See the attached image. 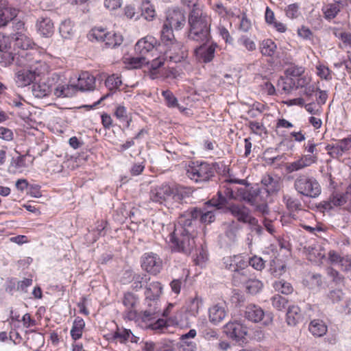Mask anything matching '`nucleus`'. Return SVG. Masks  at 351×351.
Instances as JSON below:
<instances>
[{"label":"nucleus","mask_w":351,"mask_h":351,"mask_svg":"<svg viewBox=\"0 0 351 351\" xmlns=\"http://www.w3.org/2000/svg\"><path fill=\"white\" fill-rule=\"evenodd\" d=\"M193 215L182 214L178 223L174 226L173 231L169 234L168 243L173 251L189 255L195 248L194 228L191 226Z\"/></svg>","instance_id":"obj_1"},{"label":"nucleus","mask_w":351,"mask_h":351,"mask_svg":"<svg viewBox=\"0 0 351 351\" xmlns=\"http://www.w3.org/2000/svg\"><path fill=\"white\" fill-rule=\"evenodd\" d=\"M211 18L199 7H194L189 15L188 38L200 43H208L210 36Z\"/></svg>","instance_id":"obj_2"},{"label":"nucleus","mask_w":351,"mask_h":351,"mask_svg":"<svg viewBox=\"0 0 351 351\" xmlns=\"http://www.w3.org/2000/svg\"><path fill=\"white\" fill-rule=\"evenodd\" d=\"M147 304V308L140 313L139 323L143 328L163 332L169 324L167 320L158 318L160 315V305L156 303Z\"/></svg>","instance_id":"obj_3"},{"label":"nucleus","mask_w":351,"mask_h":351,"mask_svg":"<svg viewBox=\"0 0 351 351\" xmlns=\"http://www.w3.org/2000/svg\"><path fill=\"white\" fill-rule=\"evenodd\" d=\"M46 67L45 62H39L37 66L23 67L15 70L14 82L18 88H25L32 84L44 71Z\"/></svg>","instance_id":"obj_4"},{"label":"nucleus","mask_w":351,"mask_h":351,"mask_svg":"<svg viewBox=\"0 0 351 351\" xmlns=\"http://www.w3.org/2000/svg\"><path fill=\"white\" fill-rule=\"evenodd\" d=\"M215 174L213 165L206 162H191L186 169V176L197 183L210 181Z\"/></svg>","instance_id":"obj_5"},{"label":"nucleus","mask_w":351,"mask_h":351,"mask_svg":"<svg viewBox=\"0 0 351 351\" xmlns=\"http://www.w3.org/2000/svg\"><path fill=\"white\" fill-rule=\"evenodd\" d=\"M293 186L299 194L311 198L317 197L322 191L317 180L306 174H299L294 181Z\"/></svg>","instance_id":"obj_6"},{"label":"nucleus","mask_w":351,"mask_h":351,"mask_svg":"<svg viewBox=\"0 0 351 351\" xmlns=\"http://www.w3.org/2000/svg\"><path fill=\"white\" fill-rule=\"evenodd\" d=\"M244 316L252 322H261L264 326H269L273 322L271 313L265 312L261 306L254 304H250L245 307Z\"/></svg>","instance_id":"obj_7"},{"label":"nucleus","mask_w":351,"mask_h":351,"mask_svg":"<svg viewBox=\"0 0 351 351\" xmlns=\"http://www.w3.org/2000/svg\"><path fill=\"white\" fill-rule=\"evenodd\" d=\"M239 197L252 206L267 202L269 195L260 188L247 187L237 189Z\"/></svg>","instance_id":"obj_8"},{"label":"nucleus","mask_w":351,"mask_h":351,"mask_svg":"<svg viewBox=\"0 0 351 351\" xmlns=\"http://www.w3.org/2000/svg\"><path fill=\"white\" fill-rule=\"evenodd\" d=\"M141 267L152 275H157L162 268V261L160 256L153 252L145 253L141 258Z\"/></svg>","instance_id":"obj_9"},{"label":"nucleus","mask_w":351,"mask_h":351,"mask_svg":"<svg viewBox=\"0 0 351 351\" xmlns=\"http://www.w3.org/2000/svg\"><path fill=\"white\" fill-rule=\"evenodd\" d=\"M172 195V187L168 184L163 183L161 185L153 187L149 192V199L155 203L167 205L169 199Z\"/></svg>","instance_id":"obj_10"},{"label":"nucleus","mask_w":351,"mask_h":351,"mask_svg":"<svg viewBox=\"0 0 351 351\" xmlns=\"http://www.w3.org/2000/svg\"><path fill=\"white\" fill-rule=\"evenodd\" d=\"M157 44L158 41L154 37L147 36L136 43L134 50L136 53L140 56L147 57V56L151 55L152 57L154 53L157 51Z\"/></svg>","instance_id":"obj_11"},{"label":"nucleus","mask_w":351,"mask_h":351,"mask_svg":"<svg viewBox=\"0 0 351 351\" xmlns=\"http://www.w3.org/2000/svg\"><path fill=\"white\" fill-rule=\"evenodd\" d=\"M229 210L239 221L248 223L250 226L257 225L258 219L251 215L250 210L247 207L233 204L230 206Z\"/></svg>","instance_id":"obj_12"},{"label":"nucleus","mask_w":351,"mask_h":351,"mask_svg":"<svg viewBox=\"0 0 351 351\" xmlns=\"http://www.w3.org/2000/svg\"><path fill=\"white\" fill-rule=\"evenodd\" d=\"M224 333L230 339L239 342L247 335L246 328L237 321L229 322L223 326Z\"/></svg>","instance_id":"obj_13"},{"label":"nucleus","mask_w":351,"mask_h":351,"mask_svg":"<svg viewBox=\"0 0 351 351\" xmlns=\"http://www.w3.org/2000/svg\"><path fill=\"white\" fill-rule=\"evenodd\" d=\"M164 24L176 30L182 29L186 24L184 12L180 9L169 10Z\"/></svg>","instance_id":"obj_14"},{"label":"nucleus","mask_w":351,"mask_h":351,"mask_svg":"<svg viewBox=\"0 0 351 351\" xmlns=\"http://www.w3.org/2000/svg\"><path fill=\"white\" fill-rule=\"evenodd\" d=\"M59 77V74L53 73L51 78L47 80V82H39L38 83L34 84L32 86V94L34 97L39 99L49 96L53 90L52 85L50 84V82L58 80Z\"/></svg>","instance_id":"obj_15"},{"label":"nucleus","mask_w":351,"mask_h":351,"mask_svg":"<svg viewBox=\"0 0 351 351\" xmlns=\"http://www.w3.org/2000/svg\"><path fill=\"white\" fill-rule=\"evenodd\" d=\"M204 44L202 43L201 46L196 47L194 50V54L197 61L208 63L213 60L217 45L216 43H212L209 46H206Z\"/></svg>","instance_id":"obj_16"},{"label":"nucleus","mask_w":351,"mask_h":351,"mask_svg":"<svg viewBox=\"0 0 351 351\" xmlns=\"http://www.w3.org/2000/svg\"><path fill=\"white\" fill-rule=\"evenodd\" d=\"M223 263L226 269L234 271L237 274L244 275L243 269L246 265V263L243 261L241 255H234L226 256L223 258Z\"/></svg>","instance_id":"obj_17"},{"label":"nucleus","mask_w":351,"mask_h":351,"mask_svg":"<svg viewBox=\"0 0 351 351\" xmlns=\"http://www.w3.org/2000/svg\"><path fill=\"white\" fill-rule=\"evenodd\" d=\"M224 304H215L208 308V319L210 323L217 325L221 322L227 315Z\"/></svg>","instance_id":"obj_18"},{"label":"nucleus","mask_w":351,"mask_h":351,"mask_svg":"<svg viewBox=\"0 0 351 351\" xmlns=\"http://www.w3.org/2000/svg\"><path fill=\"white\" fill-rule=\"evenodd\" d=\"M75 86V92L93 90L95 86V78L90 73L85 71L80 74Z\"/></svg>","instance_id":"obj_19"},{"label":"nucleus","mask_w":351,"mask_h":351,"mask_svg":"<svg viewBox=\"0 0 351 351\" xmlns=\"http://www.w3.org/2000/svg\"><path fill=\"white\" fill-rule=\"evenodd\" d=\"M162 287L159 282H152L145 287V295L147 304H159V298L162 293Z\"/></svg>","instance_id":"obj_20"},{"label":"nucleus","mask_w":351,"mask_h":351,"mask_svg":"<svg viewBox=\"0 0 351 351\" xmlns=\"http://www.w3.org/2000/svg\"><path fill=\"white\" fill-rule=\"evenodd\" d=\"M184 213L193 214V219H191V226L194 228L197 223V219L199 218V221L202 223H210L215 221V216L213 210H208L203 212L201 209L197 208H193L190 210H186Z\"/></svg>","instance_id":"obj_21"},{"label":"nucleus","mask_w":351,"mask_h":351,"mask_svg":"<svg viewBox=\"0 0 351 351\" xmlns=\"http://www.w3.org/2000/svg\"><path fill=\"white\" fill-rule=\"evenodd\" d=\"M261 184L263 186L262 189L266 191L269 195L278 193L281 189L280 178L277 176L273 177L269 174L263 176Z\"/></svg>","instance_id":"obj_22"},{"label":"nucleus","mask_w":351,"mask_h":351,"mask_svg":"<svg viewBox=\"0 0 351 351\" xmlns=\"http://www.w3.org/2000/svg\"><path fill=\"white\" fill-rule=\"evenodd\" d=\"M60 78V77H59ZM58 80H55L58 84L52 87V91L57 97H72L75 94V86L72 84H64L62 82L58 83Z\"/></svg>","instance_id":"obj_23"},{"label":"nucleus","mask_w":351,"mask_h":351,"mask_svg":"<svg viewBox=\"0 0 351 351\" xmlns=\"http://www.w3.org/2000/svg\"><path fill=\"white\" fill-rule=\"evenodd\" d=\"M12 38L14 40V46L23 50L32 49L34 45L27 32L25 33H14Z\"/></svg>","instance_id":"obj_24"},{"label":"nucleus","mask_w":351,"mask_h":351,"mask_svg":"<svg viewBox=\"0 0 351 351\" xmlns=\"http://www.w3.org/2000/svg\"><path fill=\"white\" fill-rule=\"evenodd\" d=\"M167 53H170L169 58L175 62L181 61L186 56V52L183 49V45L176 40L170 44Z\"/></svg>","instance_id":"obj_25"},{"label":"nucleus","mask_w":351,"mask_h":351,"mask_svg":"<svg viewBox=\"0 0 351 351\" xmlns=\"http://www.w3.org/2000/svg\"><path fill=\"white\" fill-rule=\"evenodd\" d=\"M36 27L38 32L44 36H51L53 33V23L50 18H39L37 21Z\"/></svg>","instance_id":"obj_26"},{"label":"nucleus","mask_w":351,"mask_h":351,"mask_svg":"<svg viewBox=\"0 0 351 351\" xmlns=\"http://www.w3.org/2000/svg\"><path fill=\"white\" fill-rule=\"evenodd\" d=\"M302 319L300 308L297 305L289 306L286 314V322L289 326H295Z\"/></svg>","instance_id":"obj_27"},{"label":"nucleus","mask_w":351,"mask_h":351,"mask_svg":"<svg viewBox=\"0 0 351 351\" xmlns=\"http://www.w3.org/2000/svg\"><path fill=\"white\" fill-rule=\"evenodd\" d=\"M202 306L203 300L197 293L194 296L190 297L186 302V311L193 316H196L199 313Z\"/></svg>","instance_id":"obj_28"},{"label":"nucleus","mask_w":351,"mask_h":351,"mask_svg":"<svg viewBox=\"0 0 351 351\" xmlns=\"http://www.w3.org/2000/svg\"><path fill=\"white\" fill-rule=\"evenodd\" d=\"M310 332L315 337H322L327 332L328 327L321 319L312 320L308 326Z\"/></svg>","instance_id":"obj_29"},{"label":"nucleus","mask_w":351,"mask_h":351,"mask_svg":"<svg viewBox=\"0 0 351 351\" xmlns=\"http://www.w3.org/2000/svg\"><path fill=\"white\" fill-rule=\"evenodd\" d=\"M334 3H329L324 9V17L330 20L336 17L343 7L342 0H334Z\"/></svg>","instance_id":"obj_30"},{"label":"nucleus","mask_w":351,"mask_h":351,"mask_svg":"<svg viewBox=\"0 0 351 351\" xmlns=\"http://www.w3.org/2000/svg\"><path fill=\"white\" fill-rule=\"evenodd\" d=\"M306 285L311 290H320L324 285V279L319 274H312L305 280Z\"/></svg>","instance_id":"obj_31"},{"label":"nucleus","mask_w":351,"mask_h":351,"mask_svg":"<svg viewBox=\"0 0 351 351\" xmlns=\"http://www.w3.org/2000/svg\"><path fill=\"white\" fill-rule=\"evenodd\" d=\"M85 322L84 319L80 317H77L74 319L70 331L71 337L74 341H77L82 337Z\"/></svg>","instance_id":"obj_32"},{"label":"nucleus","mask_w":351,"mask_h":351,"mask_svg":"<svg viewBox=\"0 0 351 351\" xmlns=\"http://www.w3.org/2000/svg\"><path fill=\"white\" fill-rule=\"evenodd\" d=\"M259 49L263 56L272 57L276 51L277 45L271 39L267 38L260 43Z\"/></svg>","instance_id":"obj_33"},{"label":"nucleus","mask_w":351,"mask_h":351,"mask_svg":"<svg viewBox=\"0 0 351 351\" xmlns=\"http://www.w3.org/2000/svg\"><path fill=\"white\" fill-rule=\"evenodd\" d=\"M75 32L74 24L70 19H65L60 24L59 32L63 38H71L74 35Z\"/></svg>","instance_id":"obj_34"},{"label":"nucleus","mask_w":351,"mask_h":351,"mask_svg":"<svg viewBox=\"0 0 351 351\" xmlns=\"http://www.w3.org/2000/svg\"><path fill=\"white\" fill-rule=\"evenodd\" d=\"M131 335V330L128 329L117 328L116 331L108 335V339L110 341L125 343L129 340Z\"/></svg>","instance_id":"obj_35"},{"label":"nucleus","mask_w":351,"mask_h":351,"mask_svg":"<svg viewBox=\"0 0 351 351\" xmlns=\"http://www.w3.org/2000/svg\"><path fill=\"white\" fill-rule=\"evenodd\" d=\"M25 103H27L25 99L20 95H17L16 97L11 98L10 101H8V104L10 106L17 108L21 110L20 116L23 119L28 118L29 115V112L25 110L24 107Z\"/></svg>","instance_id":"obj_36"},{"label":"nucleus","mask_w":351,"mask_h":351,"mask_svg":"<svg viewBox=\"0 0 351 351\" xmlns=\"http://www.w3.org/2000/svg\"><path fill=\"white\" fill-rule=\"evenodd\" d=\"M160 40L165 46H169L170 44L173 43V42L176 40L173 28L167 25L163 24L160 31Z\"/></svg>","instance_id":"obj_37"},{"label":"nucleus","mask_w":351,"mask_h":351,"mask_svg":"<svg viewBox=\"0 0 351 351\" xmlns=\"http://www.w3.org/2000/svg\"><path fill=\"white\" fill-rule=\"evenodd\" d=\"M189 195L190 191L186 187L182 186H178L174 188L172 187V195L171 197L179 204L181 203L184 199L189 197Z\"/></svg>","instance_id":"obj_38"},{"label":"nucleus","mask_w":351,"mask_h":351,"mask_svg":"<svg viewBox=\"0 0 351 351\" xmlns=\"http://www.w3.org/2000/svg\"><path fill=\"white\" fill-rule=\"evenodd\" d=\"M273 287L276 291L285 295L291 294L293 291V287L291 284L285 280L275 281L273 283Z\"/></svg>","instance_id":"obj_39"},{"label":"nucleus","mask_w":351,"mask_h":351,"mask_svg":"<svg viewBox=\"0 0 351 351\" xmlns=\"http://www.w3.org/2000/svg\"><path fill=\"white\" fill-rule=\"evenodd\" d=\"M105 85L110 92H112L121 89L122 81L119 76L112 74L106 78L105 80Z\"/></svg>","instance_id":"obj_40"},{"label":"nucleus","mask_w":351,"mask_h":351,"mask_svg":"<svg viewBox=\"0 0 351 351\" xmlns=\"http://www.w3.org/2000/svg\"><path fill=\"white\" fill-rule=\"evenodd\" d=\"M123 38L119 34L115 33L108 32L104 41L105 45L109 48H113L120 45L122 43Z\"/></svg>","instance_id":"obj_41"},{"label":"nucleus","mask_w":351,"mask_h":351,"mask_svg":"<svg viewBox=\"0 0 351 351\" xmlns=\"http://www.w3.org/2000/svg\"><path fill=\"white\" fill-rule=\"evenodd\" d=\"M141 15L147 21H152L156 16V12L154 6L149 3V1H144L141 5Z\"/></svg>","instance_id":"obj_42"},{"label":"nucleus","mask_w":351,"mask_h":351,"mask_svg":"<svg viewBox=\"0 0 351 351\" xmlns=\"http://www.w3.org/2000/svg\"><path fill=\"white\" fill-rule=\"evenodd\" d=\"M149 60L147 57L140 56L139 57H132L128 59V66L130 69H139L145 64H148Z\"/></svg>","instance_id":"obj_43"},{"label":"nucleus","mask_w":351,"mask_h":351,"mask_svg":"<svg viewBox=\"0 0 351 351\" xmlns=\"http://www.w3.org/2000/svg\"><path fill=\"white\" fill-rule=\"evenodd\" d=\"M164 64V58L158 57L152 60L149 66V73L152 79L158 77L159 69Z\"/></svg>","instance_id":"obj_44"},{"label":"nucleus","mask_w":351,"mask_h":351,"mask_svg":"<svg viewBox=\"0 0 351 351\" xmlns=\"http://www.w3.org/2000/svg\"><path fill=\"white\" fill-rule=\"evenodd\" d=\"M138 303V298L134 293H125L123 298V304L126 308H136Z\"/></svg>","instance_id":"obj_45"},{"label":"nucleus","mask_w":351,"mask_h":351,"mask_svg":"<svg viewBox=\"0 0 351 351\" xmlns=\"http://www.w3.org/2000/svg\"><path fill=\"white\" fill-rule=\"evenodd\" d=\"M29 156L28 152L24 155H19L16 158H12L11 160L10 165L16 169H23L28 167V162H27V157Z\"/></svg>","instance_id":"obj_46"},{"label":"nucleus","mask_w":351,"mask_h":351,"mask_svg":"<svg viewBox=\"0 0 351 351\" xmlns=\"http://www.w3.org/2000/svg\"><path fill=\"white\" fill-rule=\"evenodd\" d=\"M346 202V195L341 193L334 194L330 198L329 202L327 203L326 208H332L333 206H339Z\"/></svg>","instance_id":"obj_47"},{"label":"nucleus","mask_w":351,"mask_h":351,"mask_svg":"<svg viewBox=\"0 0 351 351\" xmlns=\"http://www.w3.org/2000/svg\"><path fill=\"white\" fill-rule=\"evenodd\" d=\"M263 287L261 281L257 279H250L245 283V288L251 294L258 293Z\"/></svg>","instance_id":"obj_48"},{"label":"nucleus","mask_w":351,"mask_h":351,"mask_svg":"<svg viewBox=\"0 0 351 351\" xmlns=\"http://www.w3.org/2000/svg\"><path fill=\"white\" fill-rule=\"evenodd\" d=\"M284 202L286 204L287 208L291 211H295L302 209V204L300 201L292 197H284Z\"/></svg>","instance_id":"obj_49"},{"label":"nucleus","mask_w":351,"mask_h":351,"mask_svg":"<svg viewBox=\"0 0 351 351\" xmlns=\"http://www.w3.org/2000/svg\"><path fill=\"white\" fill-rule=\"evenodd\" d=\"M162 95L164 97L166 105L169 108H175L178 106V99L171 91L169 90H162Z\"/></svg>","instance_id":"obj_50"},{"label":"nucleus","mask_w":351,"mask_h":351,"mask_svg":"<svg viewBox=\"0 0 351 351\" xmlns=\"http://www.w3.org/2000/svg\"><path fill=\"white\" fill-rule=\"evenodd\" d=\"M271 301L273 307L278 311L283 310L288 302V300L285 298L280 295L279 294L274 295L271 298Z\"/></svg>","instance_id":"obj_51"},{"label":"nucleus","mask_w":351,"mask_h":351,"mask_svg":"<svg viewBox=\"0 0 351 351\" xmlns=\"http://www.w3.org/2000/svg\"><path fill=\"white\" fill-rule=\"evenodd\" d=\"M217 195H219L218 199H216L213 198L212 199L208 201L206 204L208 205H210L216 209H221L226 205V198L223 195L221 191H219L217 193Z\"/></svg>","instance_id":"obj_52"},{"label":"nucleus","mask_w":351,"mask_h":351,"mask_svg":"<svg viewBox=\"0 0 351 351\" xmlns=\"http://www.w3.org/2000/svg\"><path fill=\"white\" fill-rule=\"evenodd\" d=\"M248 127L252 132L255 134L261 136L263 133H266V128L263 123L258 121H249Z\"/></svg>","instance_id":"obj_53"},{"label":"nucleus","mask_w":351,"mask_h":351,"mask_svg":"<svg viewBox=\"0 0 351 351\" xmlns=\"http://www.w3.org/2000/svg\"><path fill=\"white\" fill-rule=\"evenodd\" d=\"M327 297L332 303H337L343 300L344 293L341 289H335L330 290Z\"/></svg>","instance_id":"obj_54"},{"label":"nucleus","mask_w":351,"mask_h":351,"mask_svg":"<svg viewBox=\"0 0 351 351\" xmlns=\"http://www.w3.org/2000/svg\"><path fill=\"white\" fill-rule=\"evenodd\" d=\"M108 32L102 27H95L91 30L90 36L97 41L104 42Z\"/></svg>","instance_id":"obj_55"},{"label":"nucleus","mask_w":351,"mask_h":351,"mask_svg":"<svg viewBox=\"0 0 351 351\" xmlns=\"http://www.w3.org/2000/svg\"><path fill=\"white\" fill-rule=\"evenodd\" d=\"M14 61V55L12 53L6 51L3 52L0 56V66L2 67H8L10 66Z\"/></svg>","instance_id":"obj_56"},{"label":"nucleus","mask_w":351,"mask_h":351,"mask_svg":"<svg viewBox=\"0 0 351 351\" xmlns=\"http://www.w3.org/2000/svg\"><path fill=\"white\" fill-rule=\"evenodd\" d=\"M285 14L288 18L291 19L298 18L300 15L299 5L298 3H292L289 5L285 8Z\"/></svg>","instance_id":"obj_57"},{"label":"nucleus","mask_w":351,"mask_h":351,"mask_svg":"<svg viewBox=\"0 0 351 351\" xmlns=\"http://www.w3.org/2000/svg\"><path fill=\"white\" fill-rule=\"evenodd\" d=\"M238 42L239 44L245 47V49L249 51H253L256 49L255 43L247 36H241L239 38Z\"/></svg>","instance_id":"obj_58"},{"label":"nucleus","mask_w":351,"mask_h":351,"mask_svg":"<svg viewBox=\"0 0 351 351\" xmlns=\"http://www.w3.org/2000/svg\"><path fill=\"white\" fill-rule=\"evenodd\" d=\"M316 69L317 75L322 79L328 80L332 78L330 75L331 71L328 69V66L324 64H319L316 66Z\"/></svg>","instance_id":"obj_59"},{"label":"nucleus","mask_w":351,"mask_h":351,"mask_svg":"<svg viewBox=\"0 0 351 351\" xmlns=\"http://www.w3.org/2000/svg\"><path fill=\"white\" fill-rule=\"evenodd\" d=\"M249 265L258 271H261L265 267V261L261 257L254 256L249 260Z\"/></svg>","instance_id":"obj_60"},{"label":"nucleus","mask_w":351,"mask_h":351,"mask_svg":"<svg viewBox=\"0 0 351 351\" xmlns=\"http://www.w3.org/2000/svg\"><path fill=\"white\" fill-rule=\"evenodd\" d=\"M305 164L299 158L298 160L292 162L288 163L287 165V170L288 172L291 173L297 171L305 168Z\"/></svg>","instance_id":"obj_61"},{"label":"nucleus","mask_w":351,"mask_h":351,"mask_svg":"<svg viewBox=\"0 0 351 351\" xmlns=\"http://www.w3.org/2000/svg\"><path fill=\"white\" fill-rule=\"evenodd\" d=\"M327 274L336 284H341L343 282L344 278L339 273V271L333 268H328Z\"/></svg>","instance_id":"obj_62"},{"label":"nucleus","mask_w":351,"mask_h":351,"mask_svg":"<svg viewBox=\"0 0 351 351\" xmlns=\"http://www.w3.org/2000/svg\"><path fill=\"white\" fill-rule=\"evenodd\" d=\"M336 143L338 145L339 149L343 153L348 152L351 148V135L339 140Z\"/></svg>","instance_id":"obj_63"},{"label":"nucleus","mask_w":351,"mask_h":351,"mask_svg":"<svg viewBox=\"0 0 351 351\" xmlns=\"http://www.w3.org/2000/svg\"><path fill=\"white\" fill-rule=\"evenodd\" d=\"M279 86L285 93H289L293 89L295 83L291 78H287L282 80V82L281 84H279Z\"/></svg>","instance_id":"obj_64"}]
</instances>
